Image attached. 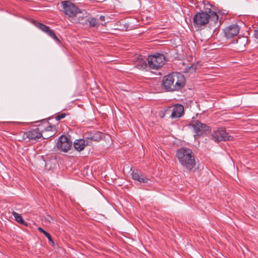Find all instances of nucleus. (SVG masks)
<instances>
[{"label":"nucleus","mask_w":258,"mask_h":258,"mask_svg":"<svg viewBox=\"0 0 258 258\" xmlns=\"http://www.w3.org/2000/svg\"><path fill=\"white\" fill-rule=\"evenodd\" d=\"M166 112L171 111V118L172 119L178 118L182 116L184 112V107L181 104L175 105L172 109H168Z\"/></svg>","instance_id":"obj_10"},{"label":"nucleus","mask_w":258,"mask_h":258,"mask_svg":"<svg viewBox=\"0 0 258 258\" xmlns=\"http://www.w3.org/2000/svg\"><path fill=\"white\" fill-rule=\"evenodd\" d=\"M38 230L39 232L44 234L45 236L47 237L49 242H51L52 244H54V242L52 240V239L50 236V235L46 231H45L42 228L38 227Z\"/></svg>","instance_id":"obj_20"},{"label":"nucleus","mask_w":258,"mask_h":258,"mask_svg":"<svg viewBox=\"0 0 258 258\" xmlns=\"http://www.w3.org/2000/svg\"><path fill=\"white\" fill-rule=\"evenodd\" d=\"M46 124V125L45 126V128H42V130H43V132L45 131V132H48V131H51L52 128V127L49 125V123L47 122H46L45 123Z\"/></svg>","instance_id":"obj_22"},{"label":"nucleus","mask_w":258,"mask_h":258,"mask_svg":"<svg viewBox=\"0 0 258 258\" xmlns=\"http://www.w3.org/2000/svg\"><path fill=\"white\" fill-rule=\"evenodd\" d=\"M174 80L173 73L165 76L163 79L162 84L164 88L167 91H173Z\"/></svg>","instance_id":"obj_12"},{"label":"nucleus","mask_w":258,"mask_h":258,"mask_svg":"<svg viewBox=\"0 0 258 258\" xmlns=\"http://www.w3.org/2000/svg\"><path fill=\"white\" fill-rule=\"evenodd\" d=\"M35 25L39 28L41 31L46 33L48 35L51 37L52 38L54 39L55 40L58 41L59 40L58 38L56 37L54 33L52 30H50L49 27L43 24L39 23V22H34Z\"/></svg>","instance_id":"obj_14"},{"label":"nucleus","mask_w":258,"mask_h":258,"mask_svg":"<svg viewBox=\"0 0 258 258\" xmlns=\"http://www.w3.org/2000/svg\"><path fill=\"white\" fill-rule=\"evenodd\" d=\"M135 58L137 59L135 61V64L137 68L141 70L146 68L147 64L146 60L143 58L142 55H138Z\"/></svg>","instance_id":"obj_18"},{"label":"nucleus","mask_w":258,"mask_h":258,"mask_svg":"<svg viewBox=\"0 0 258 258\" xmlns=\"http://www.w3.org/2000/svg\"><path fill=\"white\" fill-rule=\"evenodd\" d=\"M105 17L103 16H101L99 18V19L102 21H105Z\"/></svg>","instance_id":"obj_26"},{"label":"nucleus","mask_w":258,"mask_h":258,"mask_svg":"<svg viewBox=\"0 0 258 258\" xmlns=\"http://www.w3.org/2000/svg\"><path fill=\"white\" fill-rule=\"evenodd\" d=\"M132 178L140 183H147L148 178L144 175L139 173L138 171H134L132 172Z\"/></svg>","instance_id":"obj_17"},{"label":"nucleus","mask_w":258,"mask_h":258,"mask_svg":"<svg viewBox=\"0 0 258 258\" xmlns=\"http://www.w3.org/2000/svg\"><path fill=\"white\" fill-rule=\"evenodd\" d=\"M13 215L15 218V220L19 223L24 224L25 225H26V224L24 220L23 219L22 216L20 214H18V213L16 212H13L12 213Z\"/></svg>","instance_id":"obj_19"},{"label":"nucleus","mask_w":258,"mask_h":258,"mask_svg":"<svg viewBox=\"0 0 258 258\" xmlns=\"http://www.w3.org/2000/svg\"><path fill=\"white\" fill-rule=\"evenodd\" d=\"M72 142L65 136H60L57 144V148L64 152L69 151L72 147Z\"/></svg>","instance_id":"obj_9"},{"label":"nucleus","mask_w":258,"mask_h":258,"mask_svg":"<svg viewBox=\"0 0 258 258\" xmlns=\"http://www.w3.org/2000/svg\"><path fill=\"white\" fill-rule=\"evenodd\" d=\"M88 22L89 23L91 27H95L98 24L97 20L93 17L88 18Z\"/></svg>","instance_id":"obj_21"},{"label":"nucleus","mask_w":258,"mask_h":258,"mask_svg":"<svg viewBox=\"0 0 258 258\" xmlns=\"http://www.w3.org/2000/svg\"><path fill=\"white\" fill-rule=\"evenodd\" d=\"M212 138L215 142L218 143L222 141L230 140L232 137L226 132L225 128H220L212 133Z\"/></svg>","instance_id":"obj_6"},{"label":"nucleus","mask_w":258,"mask_h":258,"mask_svg":"<svg viewBox=\"0 0 258 258\" xmlns=\"http://www.w3.org/2000/svg\"><path fill=\"white\" fill-rule=\"evenodd\" d=\"M104 137V134L102 133L96 132L86 137L87 144L91 145L93 141L98 142Z\"/></svg>","instance_id":"obj_15"},{"label":"nucleus","mask_w":258,"mask_h":258,"mask_svg":"<svg viewBox=\"0 0 258 258\" xmlns=\"http://www.w3.org/2000/svg\"><path fill=\"white\" fill-rule=\"evenodd\" d=\"M148 64L150 68L157 70L163 66L165 57L163 54L158 53L148 58Z\"/></svg>","instance_id":"obj_5"},{"label":"nucleus","mask_w":258,"mask_h":258,"mask_svg":"<svg viewBox=\"0 0 258 258\" xmlns=\"http://www.w3.org/2000/svg\"><path fill=\"white\" fill-rule=\"evenodd\" d=\"M254 36L256 39H258V27L254 30Z\"/></svg>","instance_id":"obj_25"},{"label":"nucleus","mask_w":258,"mask_h":258,"mask_svg":"<svg viewBox=\"0 0 258 258\" xmlns=\"http://www.w3.org/2000/svg\"><path fill=\"white\" fill-rule=\"evenodd\" d=\"M174 80L173 91H178L185 84V79L183 75L179 73H173Z\"/></svg>","instance_id":"obj_8"},{"label":"nucleus","mask_w":258,"mask_h":258,"mask_svg":"<svg viewBox=\"0 0 258 258\" xmlns=\"http://www.w3.org/2000/svg\"><path fill=\"white\" fill-rule=\"evenodd\" d=\"M86 146H89V144H87V139L76 140L74 143V148L78 151L83 150Z\"/></svg>","instance_id":"obj_16"},{"label":"nucleus","mask_w":258,"mask_h":258,"mask_svg":"<svg viewBox=\"0 0 258 258\" xmlns=\"http://www.w3.org/2000/svg\"><path fill=\"white\" fill-rule=\"evenodd\" d=\"M225 36L227 38H232L236 36L239 31V28L237 25H231L224 29Z\"/></svg>","instance_id":"obj_11"},{"label":"nucleus","mask_w":258,"mask_h":258,"mask_svg":"<svg viewBox=\"0 0 258 258\" xmlns=\"http://www.w3.org/2000/svg\"><path fill=\"white\" fill-rule=\"evenodd\" d=\"M209 11L207 12L203 11L198 13L193 18V22L196 27H200L207 24L210 19L214 22L218 20V16L216 12L211 11L210 8H207Z\"/></svg>","instance_id":"obj_2"},{"label":"nucleus","mask_w":258,"mask_h":258,"mask_svg":"<svg viewBox=\"0 0 258 258\" xmlns=\"http://www.w3.org/2000/svg\"><path fill=\"white\" fill-rule=\"evenodd\" d=\"M176 156L181 165L187 170H191L195 167L196 161L191 149L182 148L177 151Z\"/></svg>","instance_id":"obj_1"},{"label":"nucleus","mask_w":258,"mask_h":258,"mask_svg":"<svg viewBox=\"0 0 258 258\" xmlns=\"http://www.w3.org/2000/svg\"><path fill=\"white\" fill-rule=\"evenodd\" d=\"M208 6H209L210 7H211V4H208Z\"/></svg>","instance_id":"obj_28"},{"label":"nucleus","mask_w":258,"mask_h":258,"mask_svg":"<svg viewBox=\"0 0 258 258\" xmlns=\"http://www.w3.org/2000/svg\"><path fill=\"white\" fill-rule=\"evenodd\" d=\"M247 37L244 36L239 37L235 42H233L234 44V48L237 51H242L246 44L247 43Z\"/></svg>","instance_id":"obj_13"},{"label":"nucleus","mask_w":258,"mask_h":258,"mask_svg":"<svg viewBox=\"0 0 258 258\" xmlns=\"http://www.w3.org/2000/svg\"><path fill=\"white\" fill-rule=\"evenodd\" d=\"M197 136L202 135L209 131V127L198 120H194L190 124Z\"/></svg>","instance_id":"obj_7"},{"label":"nucleus","mask_w":258,"mask_h":258,"mask_svg":"<svg viewBox=\"0 0 258 258\" xmlns=\"http://www.w3.org/2000/svg\"><path fill=\"white\" fill-rule=\"evenodd\" d=\"M42 125H39L38 127L31 129L30 130L22 132V139L23 140H37L42 137Z\"/></svg>","instance_id":"obj_4"},{"label":"nucleus","mask_w":258,"mask_h":258,"mask_svg":"<svg viewBox=\"0 0 258 258\" xmlns=\"http://www.w3.org/2000/svg\"><path fill=\"white\" fill-rule=\"evenodd\" d=\"M79 19L78 21H76V22L81 23V21L84 18V16L82 17L80 16L79 17Z\"/></svg>","instance_id":"obj_27"},{"label":"nucleus","mask_w":258,"mask_h":258,"mask_svg":"<svg viewBox=\"0 0 258 258\" xmlns=\"http://www.w3.org/2000/svg\"><path fill=\"white\" fill-rule=\"evenodd\" d=\"M197 68V65H192L188 69V70L187 71L190 72V73H192L196 71Z\"/></svg>","instance_id":"obj_24"},{"label":"nucleus","mask_w":258,"mask_h":258,"mask_svg":"<svg viewBox=\"0 0 258 258\" xmlns=\"http://www.w3.org/2000/svg\"><path fill=\"white\" fill-rule=\"evenodd\" d=\"M62 11L69 18H74L78 14H81V10L73 3L69 1H63L61 3Z\"/></svg>","instance_id":"obj_3"},{"label":"nucleus","mask_w":258,"mask_h":258,"mask_svg":"<svg viewBox=\"0 0 258 258\" xmlns=\"http://www.w3.org/2000/svg\"><path fill=\"white\" fill-rule=\"evenodd\" d=\"M66 116V114L65 113H61V114H58V115H57L55 117V119L57 120V121H59L60 120V119L64 118Z\"/></svg>","instance_id":"obj_23"}]
</instances>
